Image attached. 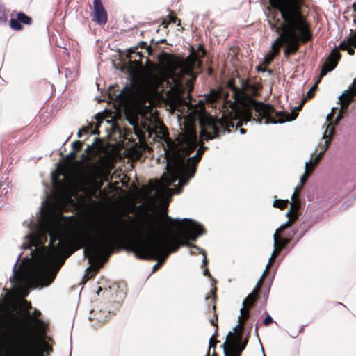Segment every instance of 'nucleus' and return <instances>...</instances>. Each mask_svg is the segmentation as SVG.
I'll return each mask as SVG.
<instances>
[{
    "mask_svg": "<svg viewBox=\"0 0 356 356\" xmlns=\"http://www.w3.org/2000/svg\"><path fill=\"white\" fill-rule=\"evenodd\" d=\"M140 226L134 236H131L130 224L127 220L128 233L121 242L139 259L158 260L154 270L162 264L169 254L176 252L181 246H192L205 231L204 227L191 219H173L166 211L162 216L147 214L140 219Z\"/></svg>",
    "mask_w": 356,
    "mask_h": 356,
    "instance_id": "obj_1",
    "label": "nucleus"
},
{
    "mask_svg": "<svg viewBox=\"0 0 356 356\" xmlns=\"http://www.w3.org/2000/svg\"><path fill=\"white\" fill-rule=\"evenodd\" d=\"M227 87L232 92V100H227L229 95L225 97V104H229L231 111L223 112L222 118H216L209 116L200 120L202 137L206 140H211L220 136L226 132L229 133L231 128L235 127L233 120L241 118L246 123L252 119L261 123H283L295 120L298 111L302 108V104L295 108L291 113L284 111H277L269 104L254 99L260 95L262 88L261 83L252 82L248 79H241L240 86L235 85L234 81H228Z\"/></svg>",
    "mask_w": 356,
    "mask_h": 356,
    "instance_id": "obj_2",
    "label": "nucleus"
},
{
    "mask_svg": "<svg viewBox=\"0 0 356 356\" xmlns=\"http://www.w3.org/2000/svg\"><path fill=\"white\" fill-rule=\"evenodd\" d=\"M40 315L0 300V356H40L37 334L46 333Z\"/></svg>",
    "mask_w": 356,
    "mask_h": 356,
    "instance_id": "obj_3",
    "label": "nucleus"
},
{
    "mask_svg": "<svg viewBox=\"0 0 356 356\" xmlns=\"http://www.w3.org/2000/svg\"><path fill=\"white\" fill-rule=\"evenodd\" d=\"M271 9L267 15L272 31L279 35L272 44L271 52L266 60L269 63L280 53L285 45L286 57L296 54L301 44L313 39L311 24L304 10L301 0H268Z\"/></svg>",
    "mask_w": 356,
    "mask_h": 356,
    "instance_id": "obj_4",
    "label": "nucleus"
},
{
    "mask_svg": "<svg viewBox=\"0 0 356 356\" xmlns=\"http://www.w3.org/2000/svg\"><path fill=\"white\" fill-rule=\"evenodd\" d=\"M126 222L127 220L120 216L111 220L92 219L76 234L74 239L76 249L86 246L85 254L92 264L86 275L88 280L95 276L122 238L128 233Z\"/></svg>",
    "mask_w": 356,
    "mask_h": 356,
    "instance_id": "obj_5",
    "label": "nucleus"
},
{
    "mask_svg": "<svg viewBox=\"0 0 356 356\" xmlns=\"http://www.w3.org/2000/svg\"><path fill=\"white\" fill-rule=\"evenodd\" d=\"M197 146V135L193 129L184 132L180 137L177 149L171 154L167 155V168L169 179L166 181V185L170 186L177 179L183 184H186L195 172L198 163L200 161L204 151L207 147H202L198 149L196 154L193 157L190 155Z\"/></svg>",
    "mask_w": 356,
    "mask_h": 356,
    "instance_id": "obj_6",
    "label": "nucleus"
},
{
    "mask_svg": "<svg viewBox=\"0 0 356 356\" xmlns=\"http://www.w3.org/2000/svg\"><path fill=\"white\" fill-rule=\"evenodd\" d=\"M149 82L156 90L165 95L170 103L175 104L181 100L184 88L181 79L175 74L151 75Z\"/></svg>",
    "mask_w": 356,
    "mask_h": 356,
    "instance_id": "obj_7",
    "label": "nucleus"
},
{
    "mask_svg": "<svg viewBox=\"0 0 356 356\" xmlns=\"http://www.w3.org/2000/svg\"><path fill=\"white\" fill-rule=\"evenodd\" d=\"M198 49L201 51L200 56H198L193 47L191 46L190 54L185 58L163 52L159 56V60L165 63L172 70H179L183 74L193 76L195 67H202V62L200 58H203L206 55V51L202 45L199 46Z\"/></svg>",
    "mask_w": 356,
    "mask_h": 356,
    "instance_id": "obj_8",
    "label": "nucleus"
},
{
    "mask_svg": "<svg viewBox=\"0 0 356 356\" xmlns=\"http://www.w3.org/2000/svg\"><path fill=\"white\" fill-rule=\"evenodd\" d=\"M50 242L51 244L58 241L56 245L53 246L51 250L46 254V260L48 264L47 267L37 273V277L43 286H49L55 279L57 271L58 270L60 266L63 264V261L56 269H52L51 266L55 263L60 256L63 254L67 248V245L65 242L60 240L58 236L54 232H49Z\"/></svg>",
    "mask_w": 356,
    "mask_h": 356,
    "instance_id": "obj_9",
    "label": "nucleus"
},
{
    "mask_svg": "<svg viewBox=\"0 0 356 356\" xmlns=\"http://www.w3.org/2000/svg\"><path fill=\"white\" fill-rule=\"evenodd\" d=\"M243 328L239 327V324L234 328L235 332H229L227 336L225 342L223 343L224 354L227 353L228 355L232 356H241V353L245 348L248 342V337L242 341Z\"/></svg>",
    "mask_w": 356,
    "mask_h": 356,
    "instance_id": "obj_10",
    "label": "nucleus"
},
{
    "mask_svg": "<svg viewBox=\"0 0 356 356\" xmlns=\"http://www.w3.org/2000/svg\"><path fill=\"white\" fill-rule=\"evenodd\" d=\"M340 58L341 54L339 51L337 49H332L321 66L318 82H320L321 79L325 76L327 72L333 70L337 67Z\"/></svg>",
    "mask_w": 356,
    "mask_h": 356,
    "instance_id": "obj_11",
    "label": "nucleus"
},
{
    "mask_svg": "<svg viewBox=\"0 0 356 356\" xmlns=\"http://www.w3.org/2000/svg\"><path fill=\"white\" fill-rule=\"evenodd\" d=\"M216 288H214L212 290V298L207 297L206 300L210 301L212 303V307L210 308V305L209 306V309L211 310L213 313V317L210 318V323L212 325L216 327L215 334L210 338L209 340V350L211 348H215L218 341L216 339L218 335V314L216 313Z\"/></svg>",
    "mask_w": 356,
    "mask_h": 356,
    "instance_id": "obj_12",
    "label": "nucleus"
},
{
    "mask_svg": "<svg viewBox=\"0 0 356 356\" xmlns=\"http://www.w3.org/2000/svg\"><path fill=\"white\" fill-rule=\"evenodd\" d=\"M130 123L133 124L134 134L140 143H145L147 137L151 138L153 134L156 133L155 129L147 122H141L140 124H134L132 122H130Z\"/></svg>",
    "mask_w": 356,
    "mask_h": 356,
    "instance_id": "obj_13",
    "label": "nucleus"
},
{
    "mask_svg": "<svg viewBox=\"0 0 356 356\" xmlns=\"http://www.w3.org/2000/svg\"><path fill=\"white\" fill-rule=\"evenodd\" d=\"M92 21L100 25H104L108 21L107 13L101 0H93Z\"/></svg>",
    "mask_w": 356,
    "mask_h": 356,
    "instance_id": "obj_14",
    "label": "nucleus"
},
{
    "mask_svg": "<svg viewBox=\"0 0 356 356\" xmlns=\"http://www.w3.org/2000/svg\"><path fill=\"white\" fill-rule=\"evenodd\" d=\"M356 96V79L349 87V89L345 91L340 97L341 111H347L350 104L355 100Z\"/></svg>",
    "mask_w": 356,
    "mask_h": 356,
    "instance_id": "obj_15",
    "label": "nucleus"
},
{
    "mask_svg": "<svg viewBox=\"0 0 356 356\" xmlns=\"http://www.w3.org/2000/svg\"><path fill=\"white\" fill-rule=\"evenodd\" d=\"M300 208V201L292 200V202L290 203V209L286 213V216L289 218V220L281 226V229H286L293 224L298 219Z\"/></svg>",
    "mask_w": 356,
    "mask_h": 356,
    "instance_id": "obj_16",
    "label": "nucleus"
},
{
    "mask_svg": "<svg viewBox=\"0 0 356 356\" xmlns=\"http://www.w3.org/2000/svg\"><path fill=\"white\" fill-rule=\"evenodd\" d=\"M133 95V90L130 86H125L123 90L116 93L115 87L111 86L108 88V95L111 99L118 102H122L128 100Z\"/></svg>",
    "mask_w": 356,
    "mask_h": 356,
    "instance_id": "obj_17",
    "label": "nucleus"
},
{
    "mask_svg": "<svg viewBox=\"0 0 356 356\" xmlns=\"http://www.w3.org/2000/svg\"><path fill=\"white\" fill-rule=\"evenodd\" d=\"M96 122H90L87 126L82 127L78 132V137L81 138L83 134H99V128L104 120V117L101 113H98L95 116Z\"/></svg>",
    "mask_w": 356,
    "mask_h": 356,
    "instance_id": "obj_18",
    "label": "nucleus"
},
{
    "mask_svg": "<svg viewBox=\"0 0 356 356\" xmlns=\"http://www.w3.org/2000/svg\"><path fill=\"white\" fill-rule=\"evenodd\" d=\"M263 284V278H260L252 292L250 293L243 302V307L251 309L256 303L258 299V294Z\"/></svg>",
    "mask_w": 356,
    "mask_h": 356,
    "instance_id": "obj_19",
    "label": "nucleus"
},
{
    "mask_svg": "<svg viewBox=\"0 0 356 356\" xmlns=\"http://www.w3.org/2000/svg\"><path fill=\"white\" fill-rule=\"evenodd\" d=\"M106 162V159L102 157L92 165L90 175L93 179H102L104 177Z\"/></svg>",
    "mask_w": 356,
    "mask_h": 356,
    "instance_id": "obj_20",
    "label": "nucleus"
},
{
    "mask_svg": "<svg viewBox=\"0 0 356 356\" xmlns=\"http://www.w3.org/2000/svg\"><path fill=\"white\" fill-rule=\"evenodd\" d=\"M285 229H281V227L277 229L273 235L274 238V248H277L278 250H282L290 242L291 238H284L281 234Z\"/></svg>",
    "mask_w": 356,
    "mask_h": 356,
    "instance_id": "obj_21",
    "label": "nucleus"
},
{
    "mask_svg": "<svg viewBox=\"0 0 356 356\" xmlns=\"http://www.w3.org/2000/svg\"><path fill=\"white\" fill-rule=\"evenodd\" d=\"M137 47L134 49H130L127 57L129 58L131 62H133L136 65H142V58L143 55L141 52L136 51Z\"/></svg>",
    "mask_w": 356,
    "mask_h": 356,
    "instance_id": "obj_22",
    "label": "nucleus"
},
{
    "mask_svg": "<svg viewBox=\"0 0 356 356\" xmlns=\"http://www.w3.org/2000/svg\"><path fill=\"white\" fill-rule=\"evenodd\" d=\"M13 286L21 285L24 282V275L19 270L14 268L13 276L10 279Z\"/></svg>",
    "mask_w": 356,
    "mask_h": 356,
    "instance_id": "obj_23",
    "label": "nucleus"
},
{
    "mask_svg": "<svg viewBox=\"0 0 356 356\" xmlns=\"http://www.w3.org/2000/svg\"><path fill=\"white\" fill-rule=\"evenodd\" d=\"M312 161L307 162L305 163V171L300 178V188H302L304 184L306 183L308 177L312 175L313 172V168H310Z\"/></svg>",
    "mask_w": 356,
    "mask_h": 356,
    "instance_id": "obj_24",
    "label": "nucleus"
},
{
    "mask_svg": "<svg viewBox=\"0 0 356 356\" xmlns=\"http://www.w3.org/2000/svg\"><path fill=\"white\" fill-rule=\"evenodd\" d=\"M250 310L247 307H242L240 310L241 315L238 316L239 327L243 328L245 321L250 318Z\"/></svg>",
    "mask_w": 356,
    "mask_h": 356,
    "instance_id": "obj_25",
    "label": "nucleus"
},
{
    "mask_svg": "<svg viewBox=\"0 0 356 356\" xmlns=\"http://www.w3.org/2000/svg\"><path fill=\"white\" fill-rule=\"evenodd\" d=\"M17 17L18 18V20H19L21 24L22 23V24H24L26 25H31L33 22L32 18L30 17L29 16L26 15L23 12H19L17 14Z\"/></svg>",
    "mask_w": 356,
    "mask_h": 356,
    "instance_id": "obj_26",
    "label": "nucleus"
},
{
    "mask_svg": "<svg viewBox=\"0 0 356 356\" xmlns=\"http://www.w3.org/2000/svg\"><path fill=\"white\" fill-rule=\"evenodd\" d=\"M168 19H165L163 21V24L164 25H168L170 23H176L177 22H178L177 23V26H180L181 25V20L178 18L176 17V16L175 15H173L172 12H171L168 16H167Z\"/></svg>",
    "mask_w": 356,
    "mask_h": 356,
    "instance_id": "obj_27",
    "label": "nucleus"
},
{
    "mask_svg": "<svg viewBox=\"0 0 356 356\" xmlns=\"http://www.w3.org/2000/svg\"><path fill=\"white\" fill-rule=\"evenodd\" d=\"M10 27L15 31H21L23 29V26L20 24L18 18L16 19L12 18L9 22Z\"/></svg>",
    "mask_w": 356,
    "mask_h": 356,
    "instance_id": "obj_28",
    "label": "nucleus"
},
{
    "mask_svg": "<svg viewBox=\"0 0 356 356\" xmlns=\"http://www.w3.org/2000/svg\"><path fill=\"white\" fill-rule=\"evenodd\" d=\"M289 203L288 200H275L273 202V207L283 210L287 207Z\"/></svg>",
    "mask_w": 356,
    "mask_h": 356,
    "instance_id": "obj_29",
    "label": "nucleus"
},
{
    "mask_svg": "<svg viewBox=\"0 0 356 356\" xmlns=\"http://www.w3.org/2000/svg\"><path fill=\"white\" fill-rule=\"evenodd\" d=\"M334 133V124H332V122L329 123L327 127V130L324 134V138H327V136L330 137L329 140L327 141H330V140L332 138V136Z\"/></svg>",
    "mask_w": 356,
    "mask_h": 356,
    "instance_id": "obj_30",
    "label": "nucleus"
},
{
    "mask_svg": "<svg viewBox=\"0 0 356 356\" xmlns=\"http://www.w3.org/2000/svg\"><path fill=\"white\" fill-rule=\"evenodd\" d=\"M275 259H273L272 257L269 259L268 263L266 267V269L264 272L263 273V275L261 278H263V280H264V277L266 276V275L268 273L269 268H270L271 265L274 262Z\"/></svg>",
    "mask_w": 356,
    "mask_h": 356,
    "instance_id": "obj_31",
    "label": "nucleus"
},
{
    "mask_svg": "<svg viewBox=\"0 0 356 356\" xmlns=\"http://www.w3.org/2000/svg\"><path fill=\"white\" fill-rule=\"evenodd\" d=\"M83 142H81L80 140H76V141L74 142L72 144L73 149L75 152L81 151L83 147Z\"/></svg>",
    "mask_w": 356,
    "mask_h": 356,
    "instance_id": "obj_32",
    "label": "nucleus"
},
{
    "mask_svg": "<svg viewBox=\"0 0 356 356\" xmlns=\"http://www.w3.org/2000/svg\"><path fill=\"white\" fill-rule=\"evenodd\" d=\"M302 188H300V184L295 188L294 193L291 196V200H299V194Z\"/></svg>",
    "mask_w": 356,
    "mask_h": 356,
    "instance_id": "obj_33",
    "label": "nucleus"
},
{
    "mask_svg": "<svg viewBox=\"0 0 356 356\" xmlns=\"http://www.w3.org/2000/svg\"><path fill=\"white\" fill-rule=\"evenodd\" d=\"M191 244L192 245V246H190L191 248H195L197 249L198 251L200 252H202V254L204 256V259H203V264L204 266H207V264H208V260H207V255H206V252L204 250H201L197 245H193L191 243Z\"/></svg>",
    "mask_w": 356,
    "mask_h": 356,
    "instance_id": "obj_34",
    "label": "nucleus"
},
{
    "mask_svg": "<svg viewBox=\"0 0 356 356\" xmlns=\"http://www.w3.org/2000/svg\"><path fill=\"white\" fill-rule=\"evenodd\" d=\"M7 20V13L6 9L0 8V22H4Z\"/></svg>",
    "mask_w": 356,
    "mask_h": 356,
    "instance_id": "obj_35",
    "label": "nucleus"
},
{
    "mask_svg": "<svg viewBox=\"0 0 356 356\" xmlns=\"http://www.w3.org/2000/svg\"><path fill=\"white\" fill-rule=\"evenodd\" d=\"M318 83L319 82H318V81H317L316 84L314 86H312V88L307 92V98L311 99V98H312L314 97V90L317 88L316 84H318Z\"/></svg>",
    "mask_w": 356,
    "mask_h": 356,
    "instance_id": "obj_36",
    "label": "nucleus"
},
{
    "mask_svg": "<svg viewBox=\"0 0 356 356\" xmlns=\"http://www.w3.org/2000/svg\"><path fill=\"white\" fill-rule=\"evenodd\" d=\"M273 323V318L269 314H266L264 321L263 324L265 326H268Z\"/></svg>",
    "mask_w": 356,
    "mask_h": 356,
    "instance_id": "obj_37",
    "label": "nucleus"
},
{
    "mask_svg": "<svg viewBox=\"0 0 356 356\" xmlns=\"http://www.w3.org/2000/svg\"><path fill=\"white\" fill-rule=\"evenodd\" d=\"M139 46L141 47V48H146L149 54H152V51H153L152 49V47L151 46H147V43L145 42H140V44H139Z\"/></svg>",
    "mask_w": 356,
    "mask_h": 356,
    "instance_id": "obj_38",
    "label": "nucleus"
},
{
    "mask_svg": "<svg viewBox=\"0 0 356 356\" xmlns=\"http://www.w3.org/2000/svg\"><path fill=\"white\" fill-rule=\"evenodd\" d=\"M216 97H217V95L216 94H215V93L209 94L206 97V100L207 102L213 103V102H214L216 101Z\"/></svg>",
    "mask_w": 356,
    "mask_h": 356,
    "instance_id": "obj_39",
    "label": "nucleus"
},
{
    "mask_svg": "<svg viewBox=\"0 0 356 356\" xmlns=\"http://www.w3.org/2000/svg\"><path fill=\"white\" fill-rule=\"evenodd\" d=\"M309 161H312V164L310 165V168H313V170L314 169V168L318 164V163L320 162V160H318V159H316V157L314 158V160H310Z\"/></svg>",
    "mask_w": 356,
    "mask_h": 356,
    "instance_id": "obj_40",
    "label": "nucleus"
},
{
    "mask_svg": "<svg viewBox=\"0 0 356 356\" xmlns=\"http://www.w3.org/2000/svg\"><path fill=\"white\" fill-rule=\"evenodd\" d=\"M346 112V111H341V110L339 111V113L335 120V124L338 123V122L343 118V114Z\"/></svg>",
    "mask_w": 356,
    "mask_h": 356,
    "instance_id": "obj_41",
    "label": "nucleus"
},
{
    "mask_svg": "<svg viewBox=\"0 0 356 356\" xmlns=\"http://www.w3.org/2000/svg\"><path fill=\"white\" fill-rule=\"evenodd\" d=\"M280 252H281V250H278L277 248H274V250L271 254V257H273V259H275Z\"/></svg>",
    "mask_w": 356,
    "mask_h": 356,
    "instance_id": "obj_42",
    "label": "nucleus"
},
{
    "mask_svg": "<svg viewBox=\"0 0 356 356\" xmlns=\"http://www.w3.org/2000/svg\"><path fill=\"white\" fill-rule=\"evenodd\" d=\"M328 145H329V141L326 140L325 141V149L323 151H321V152H319L318 156H321L323 158V156L325 152L326 151V149H327Z\"/></svg>",
    "mask_w": 356,
    "mask_h": 356,
    "instance_id": "obj_43",
    "label": "nucleus"
},
{
    "mask_svg": "<svg viewBox=\"0 0 356 356\" xmlns=\"http://www.w3.org/2000/svg\"><path fill=\"white\" fill-rule=\"evenodd\" d=\"M333 112H334V108L332 109V112L330 113V114H328L327 116V121L330 122V123L332 122V121Z\"/></svg>",
    "mask_w": 356,
    "mask_h": 356,
    "instance_id": "obj_44",
    "label": "nucleus"
},
{
    "mask_svg": "<svg viewBox=\"0 0 356 356\" xmlns=\"http://www.w3.org/2000/svg\"><path fill=\"white\" fill-rule=\"evenodd\" d=\"M204 275H208L209 277H211V274L209 273V269L207 268H206L204 270Z\"/></svg>",
    "mask_w": 356,
    "mask_h": 356,
    "instance_id": "obj_45",
    "label": "nucleus"
},
{
    "mask_svg": "<svg viewBox=\"0 0 356 356\" xmlns=\"http://www.w3.org/2000/svg\"><path fill=\"white\" fill-rule=\"evenodd\" d=\"M209 354H210V351H209V350H208L207 356H209ZM211 356H218V353L215 350H213Z\"/></svg>",
    "mask_w": 356,
    "mask_h": 356,
    "instance_id": "obj_46",
    "label": "nucleus"
},
{
    "mask_svg": "<svg viewBox=\"0 0 356 356\" xmlns=\"http://www.w3.org/2000/svg\"><path fill=\"white\" fill-rule=\"evenodd\" d=\"M91 148H92V146L91 145H88L86 149V152L88 153L90 151Z\"/></svg>",
    "mask_w": 356,
    "mask_h": 356,
    "instance_id": "obj_47",
    "label": "nucleus"
},
{
    "mask_svg": "<svg viewBox=\"0 0 356 356\" xmlns=\"http://www.w3.org/2000/svg\"><path fill=\"white\" fill-rule=\"evenodd\" d=\"M257 70L264 72L266 70V69L262 68L261 66H259V67H257Z\"/></svg>",
    "mask_w": 356,
    "mask_h": 356,
    "instance_id": "obj_48",
    "label": "nucleus"
},
{
    "mask_svg": "<svg viewBox=\"0 0 356 356\" xmlns=\"http://www.w3.org/2000/svg\"><path fill=\"white\" fill-rule=\"evenodd\" d=\"M242 125L241 122H238L236 125V129H237L238 127H241Z\"/></svg>",
    "mask_w": 356,
    "mask_h": 356,
    "instance_id": "obj_49",
    "label": "nucleus"
},
{
    "mask_svg": "<svg viewBox=\"0 0 356 356\" xmlns=\"http://www.w3.org/2000/svg\"><path fill=\"white\" fill-rule=\"evenodd\" d=\"M240 131H241V134H245L246 132L245 129H244L243 128L240 129Z\"/></svg>",
    "mask_w": 356,
    "mask_h": 356,
    "instance_id": "obj_50",
    "label": "nucleus"
},
{
    "mask_svg": "<svg viewBox=\"0 0 356 356\" xmlns=\"http://www.w3.org/2000/svg\"><path fill=\"white\" fill-rule=\"evenodd\" d=\"M128 218H129V220L130 221H132V220H133V219H134V218H133L132 216H128Z\"/></svg>",
    "mask_w": 356,
    "mask_h": 356,
    "instance_id": "obj_51",
    "label": "nucleus"
},
{
    "mask_svg": "<svg viewBox=\"0 0 356 356\" xmlns=\"http://www.w3.org/2000/svg\"><path fill=\"white\" fill-rule=\"evenodd\" d=\"M316 157V159H318V160H320V161H321V159H322V157H321V156H318V155H317Z\"/></svg>",
    "mask_w": 356,
    "mask_h": 356,
    "instance_id": "obj_52",
    "label": "nucleus"
},
{
    "mask_svg": "<svg viewBox=\"0 0 356 356\" xmlns=\"http://www.w3.org/2000/svg\"><path fill=\"white\" fill-rule=\"evenodd\" d=\"M306 99H303L302 100V104H304L305 102Z\"/></svg>",
    "mask_w": 356,
    "mask_h": 356,
    "instance_id": "obj_53",
    "label": "nucleus"
},
{
    "mask_svg": "<svg viewBox=\"0 0 356 356\" xmlns=\"http://www.w3.org/2000/svg\"><path fill=\"white\" fill-rule=\"evenodd\" d=\"M165 41V40H161V42H164Z\"/></svg>",
    "mask_w": 356,
    "mask_h": 356,
    "instance_id": "obj_54",
    "label": "nucleus"
}]
</instances>
